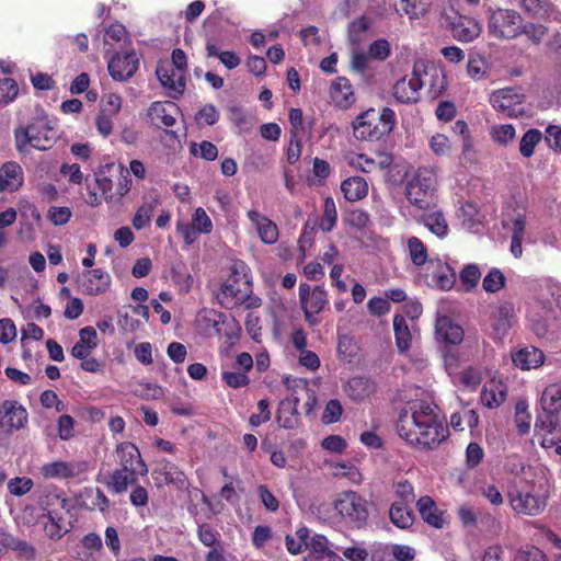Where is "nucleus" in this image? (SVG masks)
<instances>
[{"label": "nucleus", "instance_id": "nucleus-1", "mask_svg": "<svg viewBox=\"0 0 561 561\" xmlns=\"http://www.w3.org/2000/svg\"><path fill=\"white\" fill-rule=\"evenodd\" d=\"M396 430L408 444L424 449L437 447L449 436L445 417L426 400L409 401L400 411Z\"/></svg>", "mask_w": 561, "mask_h": 561}, {"label": "nucleus", "instance_id": "nucleus-2", "mask_svg": "<svg viewBox=\"0 0 561 561\" xmlns=\"http://www.w3.org/2000/svg\"><path fill=\"white\" fill-rule=\"evenodd\" d=\"M426 84L431 94L437 96L446 89L445 76L435 67L427 68L423 62H416L410 75L396 82L393 95L400 103H415L420 100L421 89Z\"/></svg>", "mask_w": 561, "mask_h": 561}, {"label": "nucleus", "instance_id": "nucleus-3", "mask_svg": "<svg viewBox=\"0 0 561 561\" xmlns=\"http://www.w3.org/2000/svg\"><path fill=\"white\" fill-rule=\"evenodd\" d=\"M39 504L45 512L41 518L45 534L53 540L60 539L71 527L65 518L69 512L68 500L56 490H47Z\"/></svg>", "mask_w": 561, "mask_h": 561}, {"label": "nucleus", "instance_id": "nucleus-4", "mask_svg": "<svg viewBox=\"0 0 561 561\" xmlns=\"http://www.w3.org/2000/svg\"><path fill=\"white\" fill-rule=\"evenodd\" d=\"M55 139L56 131L53 122L42 110L36 112L31 124L15 130L16 148L21 152L27 151L28 147L48 150L53 147Z\"/></svg>", "mask_w": 561, "mask_h": 561}, {"label": "nucleus", "instance_id": "nucleus-5", "mask_svg": "<svg viewBox=\"0 0 561 561\" xmlns=\"http://www.w3.org/2000/svg\"><path fill=\"white\" fill-rule=\"evenodd\" d=\"M396 126V114L390 107L380 112L369 108L353 122L354 136L358 140L377 141L390 134Z\"/></svg>", "mask_w": 561, "mask_h": 561}, {"label": "nucleus", "instance_id": "nucleus-6", "mask_svg": "<svg viewBox=\"0 0 561 561\" xmlns=\"http://www.w3.org/2000/svg\"><path fill=\"white\" fill-rule=\"evenodd\" d=\"M340 522L351 529H360L369 516L368 502L355 491L340 493L333 502Z\"/></svg>", "mask_w": 561, "mask_h": 561}, {"label": "nucleus", "instance_id": "nucleus-7", "mask_svg": "<svg viewBox=\"0 0 561 561\" xmlns=\"http://www.w3.org/2000/svg\"><path fill=\"white\" fill-rule=\"evenodd\" d=\"M436 183V173L432 168H419L405 185L410 204L422 210L428 209L435 203Z\"/></svg>", "mask_w": 561, "mask_h": 561}, {"label": "nucleus", "instance_id": "nucleus-8", "mask_svg": "<svg viewBox=\"0 0 561 561\" xmlns=\"http://www.w3.org/2000/svg\"><path fill=\"white\" fill-rule=\"evenodd\" d=\"M528 207L524 201H512L503 210L502 224L511 231L510 252L515 259L523 255V242L526 238Z\"/></svg>", "mask_w": 561, "mask_h": 561}, {"label": "nucleus", "instance_id": "nucleus-9", "mask_svg": "<svg viewBox=\"0 0 561 561\" xmlns=\"http://www.w3.org/2000/svg\"><path fill=\"white\" fill-rule=\"evenodd\" d=\"M245 271L247 266L242 262L236 263L231 267L230 275L224 280L217 294V299L222 307L232 309L248 298L250 288L249 282L245 279Z\"/></svg>", "mask_w": 561, "mask_h": 561}, {"label": "nucleus", "instance_id": "nucleus-10", "mask_svg": "<svg viewBox=\"0 0 561 561\" xmlns=\"http://www.w3.org/2000/svg\"><path fill=\"white\" fill-rule=\"evenodd\" d=\"M522 16L514 10L497 9L489 19V32L496 38L512 39L522 34Z\"/></svg>", "mask_w": 561, "mask_h": 561}, {"label": "nucleus", "instance_id": "nucleus-11", "mask_svg": "<svg viewBox=\"0 0 561 561\" xmlns=\"http://www.w3.org/2000/svg\"><path fill=\"white\" fill-rule=\"evenodd\" d=\"M90 466L87 461H51L42 466L41 473L46 479H77L79 482L87 479Z\"/></svg>", "mask_w": 561, "mask_h": 561}, {"label": "nucleus", "instance_id": "nucleus-12", "mask_svg": "<svg viewBox=\"0 0 561 561\" xmlns=\"http://www.w3.org/2000/svg\"><path fill=\"white\" fill-rule=\"evenodd\" d=\"M28 421L26 409L18 401L5 400L0 405V430L12 433L23 428Z\"/></svg>", "mask_w": 561, "mask_h": 561}, {"label": "nucleus", "instance_id": "nucleus-13", "mask_svg": "<svg viewBox=\"0 0 561 561\" xmlns=\"http://www.w3.org/2000/svg\"><path fill=\"white\" fill-rule=\"evenodd\" d=\"M213 221L203 207H198L192 215L191 224L182 220L176 222V231L183 237L186 244H192L199 233H209Z\"/></svg>", "mask_w": 561, "mask_h": 561}, {"label": "nucleus", "instance_id": "nucleus-14", "mask_svg": "<svg viewBox=\"0 0 561 561\" xmlns=\"http://www.w3.org/2000/svg\"><path fill=\"white\" fill-rule=\"evenodd\" d=\"M490 102L494 110L510 117H517L524 112V95L514 89L493 92Z\"/></svg>", "mask_w": 561, "mask_h": 561}, {"label": "nucleus", "instance_id": "nucleus-15", "mask_svg": "<svg viewBox=\"0 0 561 561\" xmlns=\"http://www.w3.org/2000/svg\"><path fill=\"white\" fill-rule=\"evenodd\" d=\"M115 455L121 468L131 473H139V476L148 473V468L141 459L140 451L135 444L129 442L118 444Z\"/></svg>", "mask_w": 561, "mask_h": 561}, {"label": "nucleus", "instance_id": "nucleus-16", "mask_svg": "<svg viewBox=\"0 0 561 561\" xmlns=\"http://www.w3.org/2000/svg\"><path fill=\"white\" fill-rule=\"evenodd\" d=\"M138 65V56L131 50L114 55L108 61L107 69L115 81H126L137 71Z\"/></svg>", "mask_w": 561, "mask_h": 561}, {"label": "nucleus", "instance_id": "nucleus-17", "mask_svg": "<svg viewBox=\"0 0 561 561\" xmlns=\"http://www.w3.org/2000/svg\"><path fill=\"white\" fill-rule=\"evenodd\" d=\"M157 77L169 95L178 98L185 90V73L173 67L172 64L160 62L156 69Z\"/></svg>", "mask_w": 561, "mask_h": 561}, {"label": "nucleus", "instance_id": "nucleus-18", "mask_svg": "<svg viewBox=\"0 0 561 561\" xmlns=\"http://www.w3.org/2000/svg\"><path fill=\"white\" fill-rule=\"evenodd\" d=\"M427 284L432 287L448 290L455 285L454 270L440 260H430L426 267Z\"/></svg>", "mask_w": 561, "mask_h": 561}, {"label": "nucleus", "instance_id": "nucleus-19", "mask_svg": "<svg viewBox=\"0 0 561 561\" xmlns=\"http://www.w3.org/2000/svg\"><path fill=\"white\" fill-rule=\"evenodd\" d=\"M510 505L517 514L535 516L541 513L546 506L545 500L530 492L514 491L508 495Z\"/></svg>", "mask_w": 561, "mask_h": 561}, {"label": "nucleus", "instance_id": "nucleus-20", "mask_svg": "<svg viewBox=\"0 0 561 561\" xmlns=\"http://www.w3.org/2000/svg\"><path fill=\"white\" fill-rule=\"evenodd\" d=\"M95 183L100 191V194L94 190H88V195L85 198V203L91 207H98L102 204V202H106L107 204H117V196L114 195V183L111 178H108L103 170H100L95 174Z\"/></svg>", "mask_w": 561, "mask_h": 561}, {"label": "nucleus", "instance_id": "nucleus-21", "mask_svg": "<svg viewBox=\"0 0 561 561\" xmlns=\"http://www.w3.org/2000/svg\"><path fill=\"white\" fill-rule=\"evenodd\" d=\"M392 161V157L383 152L378 153L377 159L369 158L364 153H351L347 156L348 165L364 173H371L376 170H386L390 168Z\"/></svg>", "mask_w": 561, "mask_h": 561}, {"label": "nucleus", "instance_id": "nucleus-22", "mask_svg": "<svg viewBox=\"0 0 561 561\" xmlns=\"http://www.w3.org/2000/svg\"><path fill=\"white\" fill-rule=\"evenodd\" d=\"M247 216L263 243L271 245L277 242L279 232L274 221L255 209H250Z\"/></svg>", "mask_w": 561, "mask_h": 561}, {"label": "nucleus", "instance_id": "nucleus-23", "mask_svg": "<svg viewBox=\"0 0 561 561\" xmlns=\"http://www.w3.org/2000/svg\"><path fill=\"white\" fill-rule=\"evenodd\" d=\"M180 110L173 102H153L148 108V117L157 127H172Z\"/></svg>", "mask_w": 561, "mask_h": 561}, {"label": "nucleus", "instance_id": "nucleus-24", "mask_svg": "<svg viewBox=\"0 0 561 561\" xmlns=\"http://www.w3.org/2000/svg\"><path fill=\"white\" fill-rule=\"evenodd\" d=\"M299 300L302 310L321 312L328 304V294L320 286L311 289L308 284L301 283L299 285Z\"/></svg>", "mask_w": 561, "mask_h": 561}, {"label": "nucleus", "instance_id": "nucleus-25", "mask_svg": "<svg viewBox=\"0 0 561 561\" xmlns=\"http://www.w3.org/2000/svg\"><path fill=\"white\" fill-rule=\"evenodd\" d=\"M435 332L438 341L450 345H457L463 339L462 328L447 316L437 317Z\"/></svg>", "mask_w": 561, "mask_h": 561}, {"label": "nucleus", "instance_id": "nucleus-26", "mask_svg": "<svg viewBox=\"0 0 561 561\" xmlns=\"http://www.w3.org/2000/svg\"><path fill=\"white\" fill-rule=\"evenodd\" d=\"M81 285L88 295H99L110 288L111 276L101 268L90 270L82 274Z\"/></svg>", "mask_w": 561, "mask_h": 561}, {"label": "nucleus", "instance_id": "nucleus-27", "mask_svg": "<svg viewBox=\"0 0 561 561\" xmlns=\"http://www.w3.org/2000/svg\"><path fill=\"white\" fill-rule=\"evenodd\" d=\"M512 360L522 370L540 367L545 362L542 351L534 346H526L512 353Z\"/></svg>", "mask_w": 561, "mask_h": 561}, {"label": "nucleus", "instance_id": "nucleus-28", "mask_svg": "<svg viewBox=\"0 0 561 561\" xmlns=\"http://www.w3.org/2000/svg\"><path fill=\"white\" fill-rule=\"evenodd\" d=\"M98 334L94 328L84 327L79 331V341L72 346L71 355L84 359L98 346Z\"/></svg>", "mask_w": 561, "mask_h": 561}, {"label": "nucleus", "instance_id": "nucleus-29", "mask_svg": "<svg viewBox=\"0 0 561 561\" xmlns=\"http://www.w3.org/2000/svg\"><path fill=\"white\" fill-rule=\"evenodd\" d=\"M23 184V170L15 162H7L0 169V192L16 191Z\"/></svg>", "mask_w": 561, "mask_h": 561}, {"label": "nucleus", "instance_id": "nucleus-30", "mask_svg": "<svg viewBox=\"0 0 561 561\" xmlns=\"http://www.w3.org/2000/svg\"><path fill=\"white\" fill-rule=\"evenodd\" d=\"M482 31L480 23L468 16L460 15L456 22L453 23V34L461 42H472Z\"/></svg>", "mask_w": 561, "mask_h": 561}, {"label": "nucleus", "instance_id": "nucleus-31", "mask_svg": "<svg viewBox=\"0 0 561 561\" xmlns=\"http://www.w3.org/2000/svg\"><path fill=\"white\" fill-rule=\"evenodd\" d=\"M506 397V387L501 381L491 380L483 386L481 391V403L489 408H499Z\"/></svg>", "mask_w": 561, "mask_h": 561}, {"label": "nucleus", "instance_id": "nucleus-32", "mask_svg": "<svg viewBox=\"0 0 561 561\" xmlns=\"http://www.w3.org/2000/svg\"><path fill=\"white\" fill-rule=\"evenodd\" d=\"M341 191L348 202H357L368 194V183L362 176H351L341 184Z\"/></svg>", "mask_w": 561, "mask_h": 561}, {"label": "nucleus", "instance_id": "nucleus-33", "mask_svg": "<svg viewBox=\"0 0 561 561\" xmlns=\"http://www.w3.org/2000/svg\"><path fill=\"white\" fill-rule=\"evenodd\" d=\"M416 507L420 515L428 525L440 528L443 526V517L439 513L434 500L430 496H422L417 500Z\"/></svg>", "mask_w": 561, "mask_h": 561}, {"label": "nucleus", "instance_id": "nucleus-34", "mask_svg": "<svg viewBox=\"0 0 561 561\" xmlns=\"http://www.w3.org/2000/svg\"><path fill=\"white\" fill-rule=\"evenodd\" d=\"M298 403L299 399L295 396H291L280 402L277 420L282 427L287 430L296 427L298 422L296 415Z\"/></svg>", "mask_w": 561, "mask_h": 561}, {"label": "nucleus", "instance_id": "nucleus-35", "mask_svg": "<svg viewBox=\"0 0 561 561\" xmlns=\"http://www.w3.org/2000/svg\"><path fill=\"white\" fill-rule=\"evenodd\" d=\"M332 100L342 107H347L354 102L352 85L346 78H337L331 85Z\"/></svg>", "mask_w": 561, "mask_h": 561}, {"label": "nucleus", "instance_id": "nucleus-36", "mask_svg": "<svg viewBox=\"0 0 561 561\" xmlns=\"http://www.w3.org/2000/svg\"><path fill=\"white\" fill-rule=\"evenodd\" d=\"M535 428L536 431L547 430V433L540 440L541 447L546 449L552 448L561 442V427H557V425H554L553 416H547V421L537 420Z\"/></svg>", "mask_w": 561, "mask_h": 561}, {"label": "nucleus", "instance_id": "nucleus-37", "mask_svg": "<svg viewBox=\"0 0 561 561\" xmlns=\"http://www.w3.org/2000/svg\"><path fill=\"white\" fill-rule=\"evenodd\" d=\"M139 473H131L124 468L115 469L107 478L106 484L115 493H123L136 480Z\"/></svg>", "mask_w": 561, "mask_h": 561}, {"label": "nucleus", "instance_id": "nucleus-38", "mask_svg": "<svg viewBox=\"0 0 561 561\" xmlns=\"http://www.w3.org/2000/svg\"><path fill=\"white\" fill-rule=\"evenodd\" d=\"M393 330L396 336V345L400 352L410 348L412 342V332L403 316L397 314L393 318Z\"/></svg>", "mask_w": 561, "mask_h": 561}, {"label": "nucleus", "instance_id": "nucleus-39", "mask_svg": "<svg viewBox=\"0 0 561 561\" xmlns=\"http://www.w3.org/2000/svg\"><path fill=\"white\" fill-rule=\"evenodd\" d=\"M513 309L508 305L497 308L493 316L492 328L497 339L503 337L512 327Z\"/></svg>", "mask_w": 561, "mask_h": 561}, {"label": "nucleus", "instance_id": "nucleus-40", "mask_svg": "<svg viewBox=\"0 0 561 561\" xmlns=\"http://www.w3.org/2000/svg\"><path fill=\"white\" fill-rule=\"evenodd\" d=\"M391 522L399 528H408L413 524L414 515L404 502H394L389 511Z\"/></svg>", "mask_w": 561, "mask_h": 561}, {"label": "nucleus", "instance_id": "nucleus-41", "mask_svg": "<svg viewBox=\"0 0 561 561\" xmlns=\"http://www.w3.org/2000/svg\"><path fill=\"white\" fill-rule=\"evenodd\" d=\"M407 251L410 260L416 267L428 264V253L426 245L416 237L407 239Z\"/></svg>", "mask_w": 561, "mask_h": 561}, {"label": "nucleus", "instance_id": "nucleus-42", "mask_svg": "<svg viewBox=\"0 0 561 561\" xmlns=\"http://www.w3.org/2000/svg\"><path fill=\"white\" fill-rule=\"evenodd\" d=\"M542 409L552 416L561 410V387L558 385L548 386L541 396Z\"/></svg>", "mask_w": 561, "mask_h": 561}, {"label": "nucleus", "instance_id": "nucleus-43", "mask_svg": "<svg viewBox=\"0 0 561 561\" xmlns=\"http://www.w3.org/2000/svg\"><path fill=\"white\" fill-rule=\"evenodd\" d=\"M345 391L354 400H362L374 391V385L366 378L353 377L347 381Z\"/></svg>", "mask_w": 561, "mask_h": 561}, {"label": "nucleus", "instance_id": "nucleus-44", "mask_svg": "<svg viewBox=\"0 0 561 561\" xmlns=\"http://www.w3.org/2000/svg\"><path fill=\"white\" fill-rule=\"evenodd\" d=\"M309 539V529L306 526H299L294 535H287L285 539L287 551L290 554H299L307 549Z\"/></svg>", "mask_w": 561, "mask_h": 561}, {"label": "nucleus", "instance_id": "nucleus-45", "mask_svg": "<svg viewBox=\"0 0 561 561\" xmlns=\"http://www.w3.org/2000/svg\"><path fill=\"white\" fill-rule=\"evenodd\" d=\"M490 137L496 145L506 147L515 139L516 130L512 124H497L491 127Z\"/></svg>", "mask_w": 561, "mask_h": 561}, {"label": "nucleus", "instance_id": "nucleus-46", "mask_svg": "<svg viewBox=\"0 0 561 561\" xmlns=\"http://www.w3.org/2000/svg\"><path fill=\"white\" fill-rule=\"evenodd\" d=\"M432 0H401V10L410 20H416L427 14Z\"/></svg>", "mask_w": 561, "mask_h": 561}, {"label": "nucleus", "instance_id": "nucleus-47", "mask_svg": "<svg viewBox=\"0 0 561 561\" xmlns=\"http://www.w3.org/2000/svg\"><path fill=\"white\" fill-rule=\"evenodd\" d=\"M444 366L450 379H457L460 371L461 357L458 350L445 345L442 350Z\"/></svg>", "mask_w": 561, "mask_h": 561}, {"label": "nucleus", "instance_id": "nucleus-48", "mask_svg": "<svg viewBox=\"0 0 561 561\" xmlns=\"http://www.w3.org/2000/svg\"><path fill=\"white\" fill-rule=\"evenodd\" d=\"M424 226L438 238H444L448 233V225L442 211H434L423 217Z\"/></svg>", "mask_w": 561, "mask_h": 561}, {"label": "nucleus", "instance_id": "nucleus-49", "mask_svg": "<svg viewBox=\"0 0 561 561\" xmlns=\"http://www.w3.org/2000/svg\"><path fill=\"white\" fill-rule=\"evenodd\" d=\"M157 474L162 478L161 481L165 484H175L178 488H184L186 485V477L184 472L170 462L163 465L157 471Z\"/></svg>", "mask_w": 561, "mask_h": 561}, {"label": "nucleus", "instance_id": "nucleus-50", "mask_svg": "<svg viewBox=\"0 0 561 561\" xmlns=\"http://www.w3.org/2000/svg\"><path fill=\"white\" fill-rule=\"evenodd\" d=\"M378 550L388 551L397 561H412L416 556L414 548L408 545H379L373 552V558H376Z\"/></svg>", "mask_w": 561, "mask_h": 561}, {"label": "nucleus", "instance_id": "nucleus-51", "mask_svg": "<svg viewBox=\"0 0 561 561\" xmlns=\"http://www.w3.org/2000/svg\"><path fill=\"white\" fill-rule=\"evenodd\" d=\"M542 134L536 128L528 129L522 137L519 142V152L524 158H530L536 146L541 141Z\"/></svg>", "mask_w": 561, "mask_h": 561}, {"label": "nucleus", "instance_id": "nucleus-52", "mask_svg": "<svg viewBox=\"0 0 561 561\" xmlns=\"http://www.w3.org/2000/svg\"><path fill=\"white\" fill-rule=\"evenodd\" d=\"M368 28L369 21L364 16L350 25L348 37L353 46H360V44L366 41Z\"/></svg>", "mask_w": 561, "mask_h": 561}, {"label": "nucleus", "instance_id": "nucleus-53", "mask_svg": "<svg viewBox=\"0 0 561 561\" xmlns=\"http://www.w3.org/2000/svg\"><path fill=\"white\" fill-rule=\"evenodd\" d=\"M307 550H309L317 559L323 560L325 558V553L330 550V542L323 535H309V539L307 540Z\"/></svg>", "mask_w": 561, "mask_h": 561}, {"label": "nucleus", "instance_id": "nucleus-54", "mask_svg": "<svg viewBox=\"0 0 561 561\" xmlns=\"http://www.w3.org/2000/svg\"><path fill=\"white\" fill-rule=\"evenodd\" d=\"M337 220L335 202L332 197H327L323 203V216L320 221L322 231L329 232L333 229Z\"/></svg>", "mask_w": 561, "mask_h": 561}, {"label": "nucleus", "instance_id": "nucleus-55", "mask_svg": "<svg viewBox=\"0 0 561 561\" xmlns=\"http://www.w3.org/2000/svg\"><path fill=\"white\" fill-rule=\"evenodd\" d=\"M482 380L481 371L473 367H466L459 371L457 379H453L456 386H463L467 388H476Z\"/></svg>", "mask_w": 561, "mask_h": 561}, {"label": "nucleus", "instance_id": "nucleus-56", "mask_svg": "<svg viewBox=\"0 0 561 561\" xmlns=\"http://www.w3.org/2000/svg\"><path fill=\"white\" fill-rule=\"evenodd\" d=\"M428 146H430L431 150L433 151V153L438 157L449 156L453 150V146H451L449 138L447 136H445L444 134H439V133L434 134L428 139Z\"/></svg>", "mask_w": 561, "mask_h": 561}, {"label": "nucleus", "instance_id": "nucleus-57", "mask_svg": "<svg viewBox=\"0 0 561 561\" xmlns=\"http://www.w3.org/2000/svg\"><path fill=\"white\" fill-rule=\"evenodd\" d=\"M530 413L528 412V404L525 401H519L515 405V424L520 434L528 433L530 428Z\"/></svg>", "mask_w": 561, "mask_h": 561}, {"label": "nucleus", "instance_id": "nucleus-58", "mask_svg": "<svg viewBox=\"0 0 561 561\" xmlns=\"http://www.w3.org/2000/svg\"><path fill=\"white\" fill-rule=\"evenodd\" d=\"M123 105V99L118 93L107 92L104 93L101 99V112L106 114L117 115Z\"/></svg>", "mask_w": 561, "mask_h": 561}, {"label": "nucleus", "instance_id": "nucleus-59", "mask_svg": "<svg viewBox=\"0 0 561 561\" xmlns=\"http://www.w3.org/2000/svg\"><path fill=\"white\" fill-rule=\"evenodd\" d=\"M504 285L505 276L497 268L491 270L482 282V287L486 293H496L502 289Z\"/></svg>", "mask_w": 561, "mask_h": 561}, {"label": "nucleus", "instance_id": "nucleus-60", "mask_svg": "<svg viewBox=\"0 0 561 561\" xmlns=\"http://www.w3.org/2000/svg\"><path fill=\"white\" fill-rule=\"evenodd\" d=\"M71 217L72 211L67 206H51L47 210V218L55 226L66 225Z\"/></svg>", "mask_w": 561, "mask_h": 561}, {"label": "nucleus", "instance_id": "nucleus-61", "mask_svg": "<svg viewBox=\"0 0 561 561\" xmlns=\"http://www.w3.org/2000/svg\"><path fill=\"white\" fill-rule=\"evenodd\" d=\"M191 153L207 161H214L218 157V149L213 142L204 140L199 145L193 144Z\"/></svg>", "mask_w": 561, "mask_h": 561}, {"label": "nucleus", "instance_id": "nucleus-62", "mask_svg": "<svg viewBox=\"0 0 561 561\" xmlns=\"http://www.w3.org/2000/svg\"><path fill=\"white\" fill-rule=\"evenodd\" d=\"M480 277L481 272L474 264L467 265L460 273L461 284L467 290L473 289L478 285Z\"/></svg>", "mask_w": 561, "mask_h": 561}, {"label": "nucleus", "instance_id": "nucleus-63", "mask_svg": "<svg viewBox=\"0 0 561 561\" xmlns=\"http://www.w3.org/2000/svg\"><path fill=\"white\" fill-rule=\"evenodd\" d=\"M34 483L33 480L26 477H16L8 482V490L14 496H22L28 493Z\"/></svg>", "mask_w": 561, "mask_h": 561}, {"label": "nucleus", "instance_id": "nucleus-64", "mask_svg": "<svg viewBox=\"0 0 561 561\" xmlns=\"http://www.w3.org/2000/svg\"><path fill=\"white\" fill-rule=\"evenodd\" d=\"M19 93L16 82L11 78L0 79V103L12 102Z\"/></svg>", "mask_w": 561, "mask_h": 561}]
</instances>
